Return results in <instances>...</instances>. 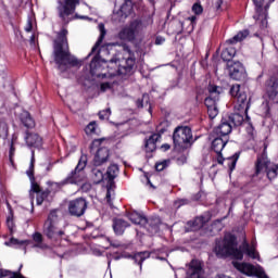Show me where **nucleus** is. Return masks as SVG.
Returning <instances> with one entry per match:
<instances>
[{"mask_svg": "<svg viewBox=\"0 0 278 278\" xmlns=\"http://www.w3.org/2000/svg\"><path fill=\"white\" fill-rule=\"evenodd\" d=\"M135 64L136 59L131 54L123 59H112L109 65L108 62L101 60L99 56H94L90 63V73L93 77L99 78L116 77V75L125 77L134 71Z\"/></svg>", "mask_w": 278, "mask_h": 278, "instance_id": "f257e3e1", "label": "nucleus"}, {"mask_svg": "<svg viewBox=\"0 0 278 278\" xmlns=\"http://www.w3.org/2000/svg\"><path fill=\"white\" fill-rule=\"evenodd\" d=\"M68 30L62 29L58 33V37L54 40L53 45V54L55 64H58L59 71L64 73V71H68L72 66H78L79 61L68 50Z\"/></svg>", "mask_w": 278, "mask_h": 278, "instance_id": "f03ea898", "label": "nucleus"}, {"mask_svg": "<svg viewBox=\"0 0 278 278\" xmlns=\"http://www.w3.org/2000/svg\"><path fill=\"white\" fill-rule=\"evenodd\" d=\"M214 252L217 257H233L235 260L244 257V249L238 248V239L229 232L216 241Z\"/></svg>", "mask_w": 278, "mask_h": 278, "instance_id": "7ed1b4c3", "label": "nucleus"}, {"mask_svg": "<svg viewBox=\"0 0 278 278\" xmlns=\"http://www.w3.org/2000/svg\"><path fill=\"white\" fill-rule=\"evenodd\" d=\"M266 149H268V146L264 143V151L261 155L257 156L255 163V175L266 174L269 181H273V179H277L278 176V164H275L268 160Z\"/></svg>", "mask_w": 278, "mask_h": 278, "instance_id": "20e7f679", "label": "nucleus"}, {"mask_svg": "<svg viewBox=\"0 0 278 278\" xmlns=\"http://www.w3.org/2000/svg\"><path fill=\"white\" fill-rule=\"evenodd\" d=\"M207 90L210 96L205 99L204 103L207 108L210 118H215L218 116V106L216 103L220 101L223 88L216 85H208Z\"/></svg>", "mask_w": 278, "mask_h": 278, "instance_id": "39448f33", "label": "nucleus"}, {"mask_svg": "<svg viewBox=\"0 0 278 278\" xmlns=\"http://www.w3.org/2000/svg\"><path fill=\"white\" fill-rule=\"evenodd\" d=\"M174 147L178 151L186 149L192 142V129L188 126H178L173 134Z\"/></svg>", "mask_w": 278, "mask_h": 278, "instance_id": "423d86ee", "label": "nucleus"}, {"mask_svg": "<svg viewBox=\"0 0 278 278\" xmlns=\"http://www.w3.org/2000/svg\"><path fill=\"white\" fill-rule=\"evenodd\" d=\"M77 5H79V0H58L56 10L60 18L65 21V23H68V16L75 14Z\"/></svg>", "mask_w": 278, "mask_h": 278, "instance_id": "0eeeda50", "label": "nucleus"}, {"mask_svg": "<svg viewBox=\"0 0 278 278\" xmlns=\"http://www.w3.org/2000/svg\"><path fill=\"white\" fill-rule=\"evenodd\" d=\"M86 210H88V202L84 198H77L68 202V213L71 216L79 218L86 214Z\"/></svg>", "mask_w": 278, "mask_h": 278, "instance_id": "6e6552de", "label": "nucleus"}, {"mask_svg": "<svg viewBox=\"0 0 278 278\" xmlns=\"http://www.w3.org/2000/svg\"><path fill=\"white\" fill-rule=\"evenodd\" d=\"M140 27H142V23H140V21H134L129 26L124 27L118 33V38L121 40H127L128 42H131L136 40V34L140 31Z\"/></svg>", "mask_w": 278, "mask_h": 278, "instance_id": "1a4fd4ad", "label": "nucleus"}, {"mask_svg": "<svg viewBox=\"0 0 278 278\" xmlns=\"http://www.w3.org/2000/svg\"><path fill=\"white\" fill-rule=\"evenodd\" d=\"M88 164V156L86 154H83L78 161V164L75 168V170H73L65 179V185L68 184H74L77 185L81 181V178L79 177L78 173H81V170H84V168H86Z\"/></svg>", "mask_w": 278, "mask_h": 278, "instance_id": "9d476101", "label": "nucleus"}, {"mask_svg": "<svg viewBox=\"0 0 278 278\" xmlns=\"http://www.w3.org/2000/svg\"><path fill=\"white\" fill-rule=\"evenodd\" d=\"M228 142H229V137H220V136L215 137L212 142V149L217 154L218 164H223L225 162V159L223 157L222 153Z\"/></svg>", "mask_w": 278, "mask_h": 278, "instance_id": "9b49d317", "label": "nucleus"}, {"mask_svg": "<svg viewBox=\"0 0 278 278\" xmlns=\"http://www.w3.org/2000/svg\"><path fill=\"white\" fill-rule=\"evenodd\" d=\"M258 12L257 21H261L262 27H268V8L270 4L264 7V0H252Z\"/></svg>", "mask_w": 278, "mask_h": 278, "instance_id": "f8f14e48", "label": "nucleus"}, {"mask_svg": "<svg viewBox=\"0 0 278 278\" xmlns=\"http://www.w3.org/2000/svg\"><path fill=\"white\" fill-rule=\"evenodd\" d=\"M244 275L248 277L268 278L264 268L260 265H253L251 263L244 264Z\"/></svg>", "mask_w": 278, "mask_h": 278, "instance_id": "ddd939ff", "label": "nucleus"}, {"mask_svg": "<svg viewBox=\"0 0 278 278\" xmlns=\"http://www.w3.org/2000/svg\"><path fill=\"white\" fill-rule=\"evenodd\" d=\"M230 94L231 97H235V99H237V102L235 104V111L242 112V110H244V97H242L243 91L240 89V85H232V87L230 88Z\"/></svg>", "mask_w": 278, "mask_h": 278, "instance_id": "4468645a", "label": "nucleus"}, {"mask_svg": "<svg viewBox=\"0 0 278 278\" xmlns=\"http://www.w3.org/2000/svg\"><path fill=\"white\" fill-rule=\"evenodd\" d=\"M231 129H233V127L231 126L229 119L225 116L222 118L220 124L216 128H214L213 134L214 136L228 138L227 136L231 134Z\"/></svg>", "mask_w": 278, "mask_h": 278, "instance_id": "2eb2a0df", "label": "nucleus"}, {"mask_svg": "<svg viewBox=\"0 0 278 278\" xmlns=\"http://www.w3.org/2000/svg\"><path fill=\"white\" fill-rule=\"evenodd\" d=\"M43 233L45 236H47V238H50L51 240H58L59 238H62V236H64V231L58 230L55 223L52 222L45 223Z\"/></svg>", "mask_w": 278, "mask_h": 278, "instance_id": "dca6fc26", "label": "nucleus"}, {"mask_svg": "<svg viewBox=\"0 0 278 278\" xmlns=\"http://www.w3.org/2000/svg\"><path fill=\"white\" fill-rule=\"evenodd\" d=\"M34 164H36V157H35V152H31V159H30V165L28 170H26V175L30 179V194L31 192H36V194L40 193V185L36 182V178L34 177Z\"/></svg>", "mask_w": 278, "mask_h": 278, "instance_id": "f3484780", "label": "nucleus"}, {"mask_svg": "<svg viewBox=\"0 0 278 278\" xmlns=\"http://www.w3.org/2000/svg\"><path fill=\"white\" fill-rule=\"evenodd\" d=\"M206 223H210L208 215L195 217L194 220L187 223L188 231H199Z\"/></svg>", "mask_w": 278, "mask_h": 278, "instance_id": "a211bd4d", "label": "nucleus"}, {"mask_svg": "<svg viewBox=\"0 0 278 278\" xmlns=\"http://www.w3.org/2000/svg\"><path fill=\"white\" fill-rule=\"evenodd\" d=\"M108 160H110V150L108 148H100L93 157V165L103 166Z\"/></svg>", "mask_w": 278, "mask_h": 278, "instance_id": "6ab92c4d", "label": "nucleus"}, {"mask_svg": "<svg viewBox=\"0 0 278 278\" xmlns=\"http://www.w3.org/2000/svg\"><path fill=\"white\" fill-rule=\"evenodd\" d=\"M131 14V5L124 3L116 12L113 13V21L123 23Z\"/></svg>", "mask_w": 278, "mask_h": 278, "instance_id": "aec40b11", "label": "nucleus"}, {"mask_svg": "<svg viewBox=\"0 0 278 278\" xmlns=\"http://www.w3.org/2000/svg\"><path fill=\"white\" fill-rule=\"evenodd\" d=\"M242 114H244V109L242 111L235 110V113L226 115V118L228 119V123H230V125H235V127H240L242 123H244V116Z\"/></svg>", "mask_w": 278, "mask_h": 278, "instance_id": "412c9836", "label": "nucleus"}, {"mask_svg": "<svg viewBox=\"0 0 278 278\" xmlns=\"http://www.w3.org/2000/svg\"><path fill=\"white\" fill-rule=\"evenodd\" d=\"M27 147L40 149L42 147V138L38 134H27L25 137Z\"/></svg>", "mask_w": 278, "mask_h": 278, "instance_id": "4be33fe9", "label": "nucleus"}, {"mask_svg": "<svg viewBox=\"0 0 278 278\" xmlns=\"http://www.w3.org/2000/svg\"><path fill=\"white\" fill-rule=\"evenodd\" d=\"M244 253L251 260H260V252H257V244L255 241H253L252 244L244 243Z\"/></svg>", "mask_w": 278, "mask_h": 278, "instance_id": "5701e85b", "label": "nucleus"}, {"mask_svg": "<svg viewBox=\"0 0 278 278\" xmlns=\"http://www.w3.org/2000/svg\"><path fill=\"white\" fill-rule=\"evenodd\" d=\"M127 227H129V223L125 222V219H114L113 222V229L116 236H123Z\"/></svg>", "mask_w": 278, "mask_h": 278, "instance_id": "b1692460", "label": "nucleus"}, {"mask_svg": "<svg viewBox=\"0 0 278 278\" xmlns=\"http://www.w3.org/2000/svg\"><path fill=\"white\" fill-rule=\"evenodd\" d=\"M128 218L135 225H142L143 227L147 226V224L149 223L147 217L140 215L138 212H132V213L128 214Z\"/></svg>", "mask_w": 278, "mask_h": 278, "instance_id": "393cba45", "label": "nucleus"}, {"mask_svg": "<svg viewBox=\"0 0 278 278\" xmlns=\"http://www.w3.org/2000/svg\"><path fill=\"white\" fill-rule=\"evenodd\" d=\"M229 73L232 79H239L240 75H242V63L235 62L233 65L229 67Z\"/></svg>", "mask_w": 278, "mask_h": 278, "instance_id": "a878e982", "label": "nucleus"}, {"mask_svg": "<svg viewBox=\"0 0 278 278\" xmlns=\"http://www.w3.org/2000/svg\"><path fill=\"white\" fill-rule=\"evenodd\" d=\"M160 138H162V136L155 134L152 135L146 142V149L149 153H152V151H155L156 146L155 142H157L160 140Z\"/></svg>", "mask_w": 278, "mask_h": 278, "instance_id": "bb28decb", "label": "nucleus"}, {"mask_svg": "<svg viewBox=\"0 0 278 278\" xmlns=\"http://www.w3.org/2000/svg\"><path fill=\"white\" fill-rule=\"evenodd\" d=\"M20 118L24 127L31 128L34 125H36L34 118H31V115L27 111L22 112Z\"/></svg>", "mask_w": 278, "mask_h": 278, "instance_id": "cd10ccee", "label": "nucleus"}, {"mask_svg": "<svg viewBox=\"0 0 278 278\" xmlns=\"http://www.w3.org/2000/svg\"><path fill=\"white\" fill-rule=\"evenodd\" d=\"M149 257H151V253L146 251L136 253L132 256V260L135 261V264H138L140 268H142V262H144V260H149Z\"/></svg>", "mask_w": 278, "mask_h": 278, "instance_id": "c85d7f7f", "label": "nucleus"}, {"mask_svg": "<svg viewBox=\"0 0 278 278\" xmlns=\"http://www.w3.org/2000/svg\"><path fill=\"white\" fill-rule=\"evenodd\" d=\"M116 177H118V165L112 164L108 167L105 179H109V181H114Z\"/></svg>", "mask_w": 278, "mask_h": 278, "instance_id": "c756f323", "label": "nucleus"}, {"mask_svg": "<svg viewBox=\"0 0 278 278\" xmlns=\"http://www.w3.org/2000/svg\"><path fill=\"white\" fill-rule=\"evenodd\" d=\"M91 179H92L93 184H101V181H103V179H105V176L103 175V172L101 169H99V167H94L91 170Z\"/></svg>", "mask_w": 278, "mask_h": 278, "instance_id": "7c9ffc66", "label": "nucleus"}, {"mask_svg": "<svg viewBox=\"0 0 278 278\" xmlns=\"http://www.w3.org/2000/svg\"><path fill=\"white\" fill-rule=\"evenodd\" d=\"M99 30H100V37L98 39V41L96 42V45L93 46L91 53H94L97 51V49H99V47H101V42H103V38H105V25L104 24H99Z\"/></svg>", "mask_w": 278, "mask_h": 278, "instance_id": "2f4dec72", "label": "nucleus"}, {"mask_svg": "<svg viewBox=\"0 0 278 278\" xmlns=\"http://www.w3.org/2000/svg\"><path fill=\"white\" fill-rule=\"evenodd\" d=\"M33 240L36 244L33 245L34 249H47V244L42 243V233L35 232L33 235Z\"/></svg>", "mask_w": 278, "mask_h": 278, "instance_id": "473e14b6", "label": "nucleus"}, {"mask_svg": "<svg viewBox=\"0 0 278 278\" xmlns=\"http://www.w3.org/2000/svg\"><path fill=\"white\" fill-rule=\"evenodd\" d=\"M267 94H268L269 99H275V97H277V94H278V78L273 81L270 87H268Z\"/></svg>", "mask_w": 278, "mask_h": 278, "instance_id": "72a5a7b5", "label": "nucleus"}, {"mask_svg": "<svg viewBox=\"0 0 278 278\" xmlns=\"http://www.w3.org/2000/svg\"><path fill=\"white\" fill-rule=\"evenodd\" d=\"M235 55L236 50L233 48H227L222 52V59L224 60V62H229V60H231V58H233Z\"/></svg>", "mask_w": 278, "mask_h": 278, "instance_id": "f704fd0d", "label": "nucleus"}, {"mask_svg": "<svg viewBox=\"0 0 278 278\" xmlns=\"http://www.w3.org/2000/svg\"><path fill=\"white\" fill-rule=\"evenodd\" d=\"M219 231H223V220L216 219V220L211 225V232H212V233H218Z\"/></svg>", "mask_w": 278, "mask_h": 278, "instance_id": "c9c22d12", "label": "nucleus"}, {"mask_svg": "<svg viewBox=\"0 0 278 278\" xmlns=\"http://www.w3.org/2000/svg\"><path fill=\"white\" fill-rule=\"evenodd\" d=\"M239 157H240V153H235L233 156L226 159V162L230 170H233L236 168V163L238 162Z\"/></svg>", "mask_w": 278, "mask_h": 278, "instance_id": "e433bc0d", "label": "nucleus"}, {"mask_svg": "<svg viewBox=\"0 0 278 278\" xmlns=\"http://www.w3.org/2000/svg\"><path fill=\"white\" fill-rule=\"evenodd\" d=\"M9 128L8 123L0 122V139L5 140L8 138Z\"/></svg>", "mask_w": 278, "mask_h": 278, "instance_id": "4c0bfd02", "label": "nucleus"}, {"mask_svg": "<svg viewBox=\"0 0 278 278\" xmlns=\"http://www.w3.org/2000/svg\"><path fill=\"white\" fill-rule=\"evenodd\" d=\"M85 131L87 136H94V134H97V122L89 123L86 126Z\"/></svg>", "mask_w": 278, "mask_h": 278, "instance_id": "58836bf2", "label": "nucleus"}, {"mask_svg": "<svg viewBox=\"0 0 278 278\" xmlns=\"http://www.w3.org/2000/svg\"><path fill=\"white\" fill-rule=\"evenodd\" d=\"M242 40H244V33L240 31L233 38L228 39L227 42L228 45H236V42H242Z\"/></svg>", "mask_w": 278, "mask_h": 278, "instance_id": "ea45409f", "label": "nucleus"}, {"mask_svg": "<svg viewBox=\"0 0 278 278\" xmlns=\"http://www.w3.org/2000/svg\"><path fill=\"white\" fill-rule=\"evenodd\" d=\"M5 247H14L16 244H29V241L24 240V241H18V239L11 238L10 241L4 242Z\"/></svg>", "mask_w": 278, "mask_h": 278, "instance_id": "a19ab883", "label": "nucleus"}, {"mask_svg": "<svg viewBox=\"0 0 278 278\" xmlns=\"http://www.w3.org/2000/svg\"><path fill=\"white\" fill-rule=\"evenodd\" d=\"M111 115H112V110L110 109H105L99 112V118L101 121H108V118H110Z\"/></svg>", "mask_w": 278, "mask_h": 278, "instance_id": "79ce46f5", "label": "nucleus"}, {"mask_svg": "<svg viewBox=\"0 0 278 278\" xmlns=\"http://www.w3.org/2000/svg\"><path fill=\"white\" fill-rule=\"evenodd\" d=\"M245 123H248L249 127L247 128V131L250 136V138L253 139V125L251 124V117L245 112Z\"/></svg>", "mask_w": 278, "mask_h": 278, "instance_id": "37998d69", "label": "nucleus"}, {"mask_svg": "<svg viewBox=\"0 0 278 278\" xmlns=\"http://www.w3.org/2000/svg\"><path fill=\"white\" fill-rule=\"evenodd\" d=\"M49 197V192L43 191L41 193H37V205H40L41 203H45V199Z\"/></svg>", "mask_w": 278, "mask_h": 278, "instance_id": "c03bdc74", "label": "nucleus"}, {"mask_svg": "<svg viewBox=\"0 0 278 278\" xmlns=\"http://www.w3.org/2000/svg\"><path fill=\"white\" fill-rule=\"evenodd\" d=\"M7 226L9 227L11 233H14V218L11 213V215L7 218Z\"/></svg>", "mask_w": 278, "mask_h": 278, "instance_id": "a18cd8bd", "label": "nucleus"}, {"mask_svg": "<svg viewBox=\"0 0 278 278\" xmlns=\"http://www.w3.org/2000/svg\"><path fill=\"white\" fill-rule=\"evenodd\" d=\"M232 265L235 266V268H237V270H239V273H244V263L243 262L233 261Z\"/></svg>", "mask_w": 278, "mask_h": 278, "instance_id": "49530a36", "label": "nucleus"}, {"mask_svg": "<svg viewBox=\"0 0 278 278\" xmlns=\"http://www.w3.org/2000/svg\"><path fill=\"white\" fill-rule=\"evenodd\" d=\"M64 186H66L65 180H63L61 182H52L51 184L52 190H62V188H64Z\"/></svg>", "mask_w": 278, "mask_h": 278, "instance_id": "de8ad7c7", "label": "nucleus"}, {"mask_svg": "<svg viewBox=\"0 0 278 278\" xmlns=\"http://www.w3.org/2000/svg\"><path fill=\"white\" fill-rule=\"evenodd\" d=\"M55 220H58V212L52 211V212H50L46 223H55Z\"/></svg>", "mask_w": 278, "mask_h": 278, "instance_id": "09e8293b", "label": "nucleus"}, {"mask_svg": "<svg viewBox=\"0 0 278 278\" xmlns=\"http://www.w3.org/2000/svg\"><path fill=\"white\" fill-rule=\"evenodd\" d=\"M192 12H194V14H203V7L199 3H194L192 7Z\"/></svg>", "mask_w": 278, "mask_h": 278, "instance_id": "8fccbe9b", "label": "nucleus"}, {"mask_svg": "<svg viewBox=\"0 0 278 278\" xmlns=\"http://www.w3.org/2000/svg\"><path fill=\"white\" fill-rule=\"evenodd\" d=\"M166 166H167L166 161H163V162H161V163H156L155 169H156L159 173H161V170H164V168H166Z\"/></svg>", "mask_w": 278, "mask_h": 278, "instance_id": "3c124183", "label": "nucleus"}, {"mask_svg": "<svg viewBox=\"0 0 278 278\" xmlns=\"http://www.w3.org/2000/svg\"><path fill=\"white\" fill-rule=\"evenodd\" d=\"M25 31L27 33V34H29V31H31V29H33V23H31V17H28L27 18V22H26V25H25Z\"/></svg>", "mask_w": 278, "mask_h": 278, "instance_id": "603ef678", "label": "nucleus"}, {"mask_svg": "<svg viewBox=\"0 0 278 278\" xmlns=\"http://www.w3.org/2000/svg\"><path fill=\"white\" fill-rule=\"evenodd\" d=\"M110 88H112V85L110 83H102L100 85L101 92H105V90H110Z\"/></svg>", "mask_w": 278, "mask_h": 278, "instance_id": "864d4df0", "label": "nucleus"}, {"mask_svg": "<svg viewBox=\"0 0 278 278\" xmlns=\"http://www.w3.org/2000/svg\"><path fill=\"white\" fill-rule=\"evenodd\" d=\"M165 40L163 37H156L155 45H164Z\"/></svg>", "mask_w": 278, "mask_h": 278, "instance_id": "5fc2aeb1", "label": "nucleus"}, {"mask_svg": "<svg viewBox=\"0 0 278 278\" xmlns=\"http://www.w3.org/2000/svg\"><path fill=\"white\" fill-rule=\"evenodd\" d=\"M106 200H108V203H110V201H112V189H108V191H106Z\"/></svg>", "mask_w": 278, "mask_h": 278, "instance_id": "6e6d98bb", "label": "nucleus"}, {"mask_svg": "<svg viewBox=\"0 0 278 278\" xmlns=\"http://www.w3.org/2000/svg\"><path fill=\"white\" fill-rule=\"evenodd\" d=\"M99 144H101V139L93 140V142L91 144V149H93L94 147H99Z\"/></svg>", "mask_w": 278, "mask_h": 278, "instance_id": "4d7b16f0", "label": "nucleus"}, {"mask_svg": "<svg viewBox=\"0 0 278 278\" xmlns=\"http://www.w3.org/2000/svg\"><path fill=\"white\" fill-rule=\"evenodd\" d=\"M159 224H160V219H156V223L152 226L153 231H157Z\"/></svg>", "mask_w": 278, "mask_h": 278, "instance_id": "13d9d810", "label": "nucleus"}, {"mask_svg": "<svg viewBox=\"0 0 278 278\" xmlns=\"http://www.w3.org/2000/svg\"><path fill=\"white\" fill-rule=\"evenodd\" d=\"M220 5H223V0H217L216 10H220Z\"/></svg>", "mask_w": 278, "mask_h": 278, "instance_id": "bf43d9fd", "label": "nucleus"}, {"mask_svg": "<svg viewBox=\"0 0 278 278\" xmlns=\"http://www.w3.org/2000/svg\"><path fill=\"white\" fill-rule=\"evenodd\" d=\"M162 149H164V151H168V149H170V146L168 143H165L162 146Z\"/></svg>", "mask_w": 278, "mask_h": 278, "instance_id": "052dcab7", "label": "nucleus"}, {"mask_svg": "<svg viewBox=\"0 0 278 278\" xmlns=\"http://www.w3.org/2000/svg\"><path fill=\"white\" fill-rule=\"evenodd\" d=\"M35 40H36V36L33 35V36L30 37V42H35Z\"/></svg>", "mask_w": 278, "mask_h": 278, "instance_id": "680f3d73", "label": "nucleus"}, {"mask_svg": "<svg viewBox=\"0 0 278 278\" xmlns=\"http://www.w3.org/2000/svg\"><path fill=\"white\" fill-rule=\"evenodd\" d=\"M190 21H191V23H194V21H197V17L191 16V17H190Z\"/></svg>", "mask_w": 278, "mask_h": 278, "instance_id": "e2e57ef3", "label": "nucleus"}, {"mask_svg": "<svg viewBox=\"0 0 278 278\" xmlns=\"http://www.w3.org/2000/svg\"><path fill=\"white\" fill-rule=\"evenodd\" d=\"M76 18H86V16H79V15H75Z\"/></svg>", "mask_w": 278, "mask_h": 278, "instance_id": "0e129e2a", "label": "nucleus"}, {"mask_svg": "<svg viewBox=\"0 0 278 278\" xmlns=\"http://www.w3.org/2000/svg\"><path fill=\"white\" fill-rule=\"evenodd\" d=\"M139 108H144V104H142V102H140Z\"/></svg>", "mask_w": 278, "mask_h": 278, "instance_id": "69168bd1", "label": "nucleus"}, {"mask_svg": "<svg viewBox=\"0 0 278 278\" xmlns=\"http://www.w3.org/2000/svg\"><path fill=\"white\" fill-rule=\"evenodd\" d=\"M144 99H149V96H143V100H144Z\"/></svg>", "mask_w": 278, "mask_h": 278, "instance_id": "338daca9", "label": "nucleus"}, {"mask_svg": "<svg viewBox=\"0 0 278 278\" xmlns=\"http://www.w3.org/2000/svg\"><path fill=\"white\" fill-rule=\"evenodd\" d=\"M244 34H245V36H247V34H248L247 30L244 31Z\"/></svg>", "mask_w": 278, "mask_h": 278, "instance_id": "774afa93", "label": "nucleus"}]
</instances>
